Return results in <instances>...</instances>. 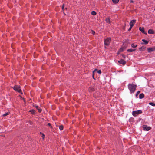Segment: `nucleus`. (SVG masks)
Masks as SVG:
<instances>
[{
	"label": "nucleus",
	"mask_w": 155,
	"mask_h": 155,
	"mask_svg": "<svg viewBox=\"0 0 155 155\" xmlns=\"http://www.w3.org/2000/svg\"><path fill=\"white\" fill-rule=\"evenodd\" d=\"M142 113V111L141 110H138L137 111H134L132 112V115L134 117L137 116L139 114H141Z\"/></svg>",
	"instance_id": "obj_4"
},
{
	"label": "nucleus",
	"mask_w": 155,
	"mask_h": 155,
	"mask_svg": "<svg viewBox=\"0 0 155 155\" xmlns=\"http://www.w3.org/2000/svg\"><path fill=\"white\" fill-rule=\"evenodd\" d=\"M131 2L132 3H133V1H131Z\"/></svg>",
	"instance_id": "obj_34"
},
{
	"label": "nucleus",
	"mask_w": 155,
	"mask_h": 155,
	"mask_svg": "<svg viewBox=\"0 0 155 155\" xmlns=\"http://www.w3.org/2000/svg\"><path fill=\"white\" fill-rule=\"evenodd\" d=\"M155 50V47L149 48H148V51L149 52H150Z\"/></svg>",
	"instance_id": "obj_8"
},
{
	"label": "nucleus",
	"mask_w": 155,
	"mask_h": 155,
	"mask_svg": "<svg viewBox=\"0 0 155 155\" xmlns=\"http://www.w3.org/2000/svg\"><path fill=\"white\" fill-rule=\"evenodd\" d=\"M106 21L107 23L110 24V21L109 18H107L106 19Z\"/></svg>",
	"instance_id": "obj_15"
},
{
	"label": "nucleus",
	"mask_w": 155,
	"mask_h": 155,
	"mask_svg": "<svg viewBox=\"0 0 155 155\" xmlns=\"http://www.w3.org/2000/svg\"><path fill=\"white\" fill-rule=\"evenodd\" d=\"M119 0H112L113 2L114 3L116 4L117 3Z\"/></svg>",
	"instance_id": "obj_19"
},
{
	"label": "nucleus",
	"mask_w": 155,
	"mask_h": 155,
	"mask_svg": "<svg viewBox=\"0 0 155 155\" xmlns=\"http://www.w3.org/2000/svg\"><path fill=\"white\" fill-rule=\"evenodd\" d=\"M131 46L133 48H135L137 47V45H134L133 44H131Z\"/></svg>",
	"instance_id": "obj_22"
},
{
	"label": "nucleus",
	"mask_w": 155,
	"mask_h": 155,
	"mask_svg": "<svg viewBox=\"0 0 155 155\" xmlns=\"http://www.w3.org/2000/svg\"><path fill=\"white\" fill-rule=\"evenodd\" d=\"M59 127L60 130H62L63 129V125L60 126Z\"/></svg>",
	"instance_id": "obj_24"
},
{
	"label": "nucleus",
	"mask_w": 155,
	"mask_h": 155,
	"mask_svg": "<svg viewBox=\"0 0 155 155\" xmlns=\"http://www.w3.org/2000/svg\"><path fill=\"white\" fill-rule=\"evenodd\" d=\"M122 56L123 58H126V56L125 55L123 54L122 55Z\"/></svg>",
	"instance_id": "obj_30"
},
{
	"label": "nucleus",
	"mask_w": 155,
	"mask_h": 155,
	"mask_svg": "<svg viewBox=\"0 0 155 155\" xmlns=\"http://www.w3.org/2000/svg\"><path fill=\"white\" fill-rule=\"evenodd\" d=\"M97 14L96 12L94 11H93L91 12V14L93 15H95Z\"/></svg>",
	"instance_id": "obj_16"
},
{
	"label": "nucleus",
	"mask_w": 155,
	"mask_h": 155,
	"mask_svg": "<svg viewBox=\"0 0 155 155\" xmlns=\"http://www.w3.org/2000/svg\"><path fill=\"white\" fill-rule=\"evenodd\" d=\"M35 107L36 109L38 110L39 112H41V108H39L38 106L35 105Z\"/></svg>",
	"instance_id": "obj_10"
},
{
	"label": "nucleus",
	"mask_w": 155,
	"mask_h": 155,
	"mask_svg": "<svg viewBox=\"0 0 155 155\" xmlns=\"http://www.w3.org/2000/svg\"><path fill=\"white\" fill-rule=\"evenodd\" d=\"M140 30L141 31L142 33H144L145 34H147V33H146L145 31V30Z\"/></svg>",
	"instance_id": "obj_21"
},
{
	"label": "nucleus",
	"mask_w": 155,
	"mask_h": 155,
	"mask_svg": "<svg viewBox=\"0 0 155 155\" xmlns=\"http://www.w3.org/2000/svg\"><path fill=\"white\" fill-rule=\"evenodd\" d=\"M47 125L49 126L51 128H53L52 126L51 125V124L50 123H48Z\"/></svg>",
	"instance_id": "obj_27"
},
{
	"label": "nucleus",
	"mask_w": 155,
	"mask_h": 155,
	"mask_svg": "<svg viewBox=\"0 0 155 155\" xmlns=\"http://www.w3.org/2000/svg\"><path fill=\"white\" fill-rule=\"evenodd\" d=\"M144 95L143 94L141 93L139 95V97L140 99H142L144 97Z\"/></svg>",
	"instance_id": "obj_13"
},
{
	"label": "nucleus",
	"mask_w": 155,
	"mask_h": 155,
	"mask_svg": "<svg viewBox=\"0 0 155 155\" xmlns=\"http://www.w3.org/2000/svg\"><path fill=\"white\" fill-rule=\"evenodd\" d=\"M130 30H130V29L128 30V31H130Z\"/></svg>",
	"instance_id": "obj_35"
},
{
	"label": "nucleus",
	"mask_w": 155,
	"mask_h": 155,
	"mask_svg": "<svg viewBox=\"0 0 155 155\" xmlns=\"http://www.w3.org/2000/svg\"><path fill=\"white\" fill-rule=\"evenodd\" d=\"M64 9L65 10H67V8L66 7Z\"/></svg>",
	"instance_id": "obj_33"
},
{
	"label": "nucleus",
	"mask_w": 155,
	"mask_h": 155,
	"mask_svg": "<svg viewBox=\"0 0 155 155\" xmlns=\"http://www.w3.org/2000/svg\"><path fill=\"white\" fill-rule=\"evenodd\" d=\"M139 29H144V28H143V27L142 28L141 27H140V28H139Z\"/></svg>",
	"instance_id": "obj_31"
},
{
	"label": "nucleus",
	"mask_w": 155,
	"mask_h": 155,
	"mask_svg": "<svg viewBox=\"0 0 155 155\" xmlns=\"http://www.w3.org/2000/svg\"><path fill=\"white\" fill-rule=\"evenodd\" d=\"M149 104L153 106H155V104L152 102H150L149 103Z\"/></svg>",
	"instance_id": "obj_25"
},
{
	"label": "nucleus",
	"mask_w": 155,
	"mask_h": 155,
	"mask_svg": "<svg viewBox=\"0 0 155 155\" xmlns=\"http://www.w3.org/2000/svg\"><path fill=\"white\" fill-rule=\"evenodd\" d=\"M64 4H63L62 6V10H63V13L64 14V15H65L66 14H65V13L64 12Z\"/></svg>",
	"instance_id": "obj_20"
},
{
	"label": "nucleus",
	"mask_w": 155,
	"mask_h": 155,
	"mask_svg": "<svg viewBox=\"0 0 155 155\" xmlns=\"http://www.w3.org/2000/svg\"><path fill=\"white\" fill-rule=\"evenodd\" d=\"M140 91H138L137 92V93H136V96H137V95H138L139 94V93H140Z\"/></svg>",
	"instance_id": "obj_28"
},
{
	"label": "nucleus",
	"mask_w": 155,
	"mask_h": 155,
	"mask_svg": "<svg viewBox=\"0 0 155 155\" xmlns=\"http://www.w3.org/2000/svg\"><path fill=\"white\" fill-rule=\"evenodd\" d=\"M91 32L92 34H93V35H94L95 33V31H93L92 30H91Z\"/></svg>",
	"instance_id": "obj_29"
},
{
	"label": "nucleus",
	"mask_w": 155,
	"mask_h": 155,
	"mask_svg": "<svg viewBox=\"0 0 155 155\" xmlns=\"http://www.w3.org/2000/svg\"><path fill=\"white\" fill-rule=\"evenodd\" d=\"M154 10H155V8L154 9Z\"/></svg>",
	"instance_id": "obj_37"
},
{
	"label": "nucleus",
	"mask_w": 155,
	"mask_h": 155,
	"mask_svg": "<svg viewBox=\"0 0 155 155\" xmlns=\"http://www.w3.org/2000/svg\"><path fill=\"white\" fill-rule=\"evenodd\" d=\"M151 127L146 125H143V129L144 130L147 131L150 130Z\"/></svg>",
	"instance_id": "obj_6"
},
{
	"label": "nucleus",
	"mask_w": 155,
	"mask_h": 155,
	"mask_svg": "<svg viewBox=\"0 0 155 155\" xmlns=\"http://www.w3.org/2000/svg\"><path fill=\"white\" fill-rule=\"evenodd\" d=\"M97 72L99 74H101V70H98L97 69H95L93 72L94 73V72Z\"/></svg>",
	"instance_id": "obj_11"
},
{
	"label": "nucleus",
	"mask_w": 155,
	"mask_h": 155,
	"mask_svg": "<svg viewBox=\"0 0 155 155\" xmlns=\"http://www.w3.org/2000/svg\"><path fill=\"white\" fill-rule=\"evenodd\" d=\"M9 114V113L8 112H7L5 114H3V116L4 117L6 116Z\"/></svg>",
	"instance_id": "obj_26"
},
{
	"label": "nucleus",
	"mask_w": 155,
	"mask_h": 155,
	"mask_svg": "<svg viewBox=\"0 0 155 155\" xmlns=\"http://www.w3.org/2000/svg\"><path fill=\"white\" fill-rule=\"evenodd\" d=\"M135 51V49H127V51L128 52H132L133 51Z\"/></svg>",
	"instance_id": "obj_17"
},
{
	"label": "nucleus",
	"mask_w": 155,
	"mask_h": 155,
	"mask_svg": "<svg viewBox=\"0 0 155 155\" xmlns=\"http://www.w3.org/2000/svg\"><path fill=\"white\" fill-rule=\"evenodd\" d=\"M128 87L130 93H133L135 92L137 87V86L133 84H129L128 85Z\"/></svg>",
	"instance_id": "obj_1"
},
{
	"label": "nucleus",
	"mask_w": 155,
	"mask_h": 155,
	"mask_svg": "<svg viewBox=\"0 0 155 155\" xmlns=\"http://www.w3.org/2000/svg\"><path fill=\"white\" fill-rule=\"evenodd\" d=\"M142 41L145 44H147L148 43V41L145 39H142Z\"/></svg>",
	"instance_id": "obj_18"
},
{
	"label": "nucleus",
	"mask_w": 155,
	"mask_h": 155,
	"mask_svg": "<svg viewBox=\"0 0 155 155\" xmlns=\"http://www.w3.org/2000/svg\"><path fill=\"white\" fill-rule=\"evenodd\" d=\"M140 49H141V48H140Z\"/></svg>",
	"instance_id": "obj_36"
},
{
	"label": "nucleus",
	"mask_w": 155,
	"mask_h": 155,
	"mask_svg": "<svg viewBox=\"0 0 155 155\" xmlns=\"http://www.w3.org/2000/svg\"><path fill=\"white\" fill-rule=\"evenodd\" d=\"M136 20H132L130 23V27L129 28V29H131L133 26L134 25V24L136 23Z\"/></svg>",
	"instance_id": "obj_7"
},
{
	"label": "nucleus",
	"mask_w": 155,
	"mask_h": 155,
	"mask_svg": "<svg viewBox=\"0 0 155 155\" xmlns=\"http://www.w3.org/2000/svg\"><path fill=\"white\" fill-rule=\"evenodd\" d=\"M128 43V40H125L123 41V46L121 47L120 48L118 52H121L124 50L127 46V44Z\"/></svg>",
	"instance_id": "obj_2"
},
{
	"label": "nucleus",
	"mask_w": 155,
	"mask_h": 155,
	"mask_svg": "<svg viewBox=\"0 0 155 155\" xmlns=\"http://www.w3.org/2000/svg\"><path fill=\"white\" fill-rule=\"evenodd\" d=\"M89 90L90 91H94V89L93 87H89Z\"/></svg>",
	"instance_id": "obj_14"
},
{
	"label": "nucleus",
	"mask_w": 155,
	"mask_h": 155,
	"mask_svg": "<svg viewBox=\"0 0 155 155\" xmlns=\"http://www.w3.org/2000/svg\"><path fill=\"white\" fill-rule=\"evenodd\" d=\"M118 63L123 65H124L126 64V61L123 59H121L118 61Z\"/></svg>",
	"instance_id": "obj_9"
},
{
	"label": "nucleus",
	"mask_w": 155,
	"mask_h": 155,
	"mask_svg": "<svg viewBox=\"0 0 155 155\" xmlns=\"http://www.w3.org/2000/svg\"><path fill=\"white\" fill-rule=\"evenodd\" d=\"M148 33L150 34H153L154 33V31L153 30H149Z\"/></svg>",
	"instance_id": "obj_12"
},
{
	"label": "nucleus",
	"mask_w": 155,
	"mask_h": 155,
	"mask_svg": "<svg viewBox=\"0 0 155 155\" xmlns=\"http://www.w3.org/2000/svg\"><path fill=\"white\" fill-rule=\"evenodd\" d=\"M12 88L15 91H16L19 93L22 92L21 90L20 89V86L19 85H15Z\"/></svg>",
	"instance_id": "obj_3"
},
{
	"label": "nucleus",
	"mask_w": 155,
	"mask_h": 155,
	"mask_svg": "<svg viewBox=\"0 0 155 155\" xmlns=\"http://www.w3.org/2000/svg\"><path fill=\"white\" fill-rule=\"evenodd\" d=\"M111 39L110 38H108L104 40V45H108L110 42Z\"/></svg>",
	"instance_id": "obj_5"
},
{
	"label": "nucleus",
	"mask_w": 155,
	"mask_h": 155,
	"mask_svg": "<svg viewBox=\"0 0 155 155\" xmlns=\"http://www.w3.org/2000/svg\"><path fill=\"white\" fill-rule=\"evenodd\" d=\"M30 112H31V114H35V111L34 110H31L30 111Z\"/></svg>",
	"instance_id": "obj_23"
},
{
	"label": "nucleus",
	"mask_w": 155,
	"mask_h": 155,
	"mask_svg": "<svg viewBox=\"0 0 155 155\" xmlns=\"http://www.w3.org/2000/svg\"><path fill=\"white\" fill-rule=\"evenodd\" d=\"M45 135L44 134H42V137H43V138H44V137H45Z\"/></svg>",
	"instance_id": "obj_32"
}]
</instances>
